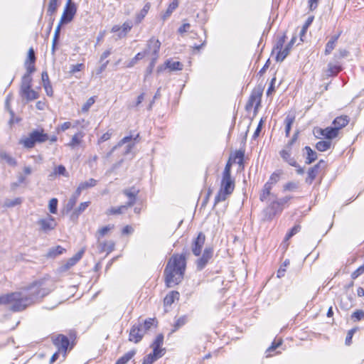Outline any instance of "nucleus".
Here are the masks:
<instances>
[{
    "mask_svg": "<svg viewBox=\"0 0 364 364\" xmlns=\"http://www.w3.org/2000/svg\"><path fill=\"white\" fill-rule=\"evenodd\" d=\"M186 268V250L181 254H174L168 262L164 274L165 282L168 287L179 284L183 278Z\"/></svg>",
    "mask_w": 364,
    "mask_h": 364,
    "instance_id": "nucleus-1",
    "label": "nucleus"
},
{
    "mask_svg": "<svg viewBox=\"0 0 364 364\" xmlns=\"http://www.w3.org/2000/svg\"><path fill=\"white\" fill-rule=\"evenodd\" d=\"M52 282L46 278L33 282L26 288V294L24 295L29 301L33 304L47 296L52 290Z\"/></svg>",
    "mask_w": 364,
    "mask_h": 364,
    "instance_id": "nucleus-2",
    "label": "nucleus"
},
{
    "mask_svg": "<svg viewBox=\"0 0 364 364\" xmlns=\"http://www.w3.org/2000/svg\"><path fill=\"white\" fill-rule=\"evenodd\" d=\"M234 188L235 182L231 176H223L220 183V188L215 197L214 205H215L220 202L225 201L227 198L233 192Z\"/></svg>",
    "mask_w": 364,
    "mask_h": 364,
    "instance_id": "nucleus-3",
    "label": "nucleus"
},
{
    "mask_svg": "<svg viewBox=\"0 0 364 364\" xmlns=\"http://www.w3.org/2000/svg\"><path fill=\"white\" fill-rule=\"evenodd\" d=\"M48 139L49 136L43 132V129H36L31 132L28 137L21 139L20 144L26 149H31L34 147L36 143H43Z\"/></svg>",
    "mask_w": 364,
    "mask_h": 364,
    "instance_id": "nucleus-4",
    "label": "nucleus"
},
{
    "mask_svg": "<svg viewBox=\"0 0 364 364\" xmlns=\"http://www.w3.org/2000/svg\"><path fill=\"white\" fill-rule=\"evenodd\" d=\"M16 296L13 298L11 301L9 309L14 312L21 311L24 310L31 303L29 299H27L22 292H14Z\"/></svg>",
    "mask_w": 364,
    "mask_h": 364,
    "instance_id": "nucleus-5",
    "label": "nucleus"
},
{
    "mask_svg": "<svg viewBox=\"0 0 364 364\" xmlns=\"http://www.w3.org/2000/svg\"><path fill=\"white\" fill-rule=\"evenodd\" d=\"M263 93V88L260 86L255 87L252 91V93L249 97V100L245 105V109L247 111H250L254 104H255V111L256 112L258 109V107L260 106L261 104V98Z\"/></svg>",
    "mask_w": 364,
    "mask_h": 364,
    "instance_id": "nucleus-6",
    "label": "nucleus"
},
{
    "mask_svg": "<svg viewBox=\"0 0 364 364\" xmlns=\"http://www.w3.org/2000/svg\"><path fill=\"white\" fill-rule=\"evenodd\" d=\"M144 334L145 330L143 328L142 323L138 322L132 326L129 331V340L137 343L141 341Z\"/></svg>",
    "mask_w": 364,
    "mask_h": 364,
    "instance_id": "nucleus-7",
    "label": "nucleus"
},
{
    "mask_svg": "<svg viewBox=\"0 0 364 364\" xmlns=\"http://www.w3.org/2000/svg\"><path fill=\"white\" fill-rule=\"evenodd\" d=\"M161 47V42L156 39L154 37H151L146 43V48L143 51V53H146V55L148 54H151L153 57H154V60H157L159 58V52Z\"/></svg>",
    "mask_w": 364,
    "mask_h": 364,
    "instance_id": "nucleus-8",
    "label": "nucleus"
},
{
    "mask_svg": "<svg viewBox=\"0 0 364 364\" xmlns=\"http://www.w3.org/2000/svg\"><path fill=\"white\" fill-rule=\"evenodd\" d=\"M213 255V250L211 247H205L203 252V254L200 258H198L196 262V269L198 271L203 270L209 260L212 258Z\"/></svg>",
    "mask_w": 364,
    "mask_h": 364,
    "instance_id": "nucleus-9",
    "label": "nucleus"
},
{
    "mask_svg": "<svg viewBox=\"0 0 364 364\" xmlns=\"http://www.w3.org/2000/svg\"><path fill=\"white\" fill-rule=\"evenodd\" d=\"M53 344L58 348V351L63 353L65 357L70 345V341L68 338L63 334H59L53 341Z\"/></svg>",
    "mask_w": 364,
    "mask_h": 364,
    "instance_id": "nucleus-10",
    "label": "nucleus"
},
{
    "mask_svg": "<svg viewBox=\"0 0 364 364\" xmlns=\"http://www.w3.org/2000/svg\"><path fill=\"white\" fill-rule=\"evenodd\" d=\"M205 240V235L202 232H200L198 236L193 240L191 251L195 256L198 257L200 255Z\"/></svg>",
    "mask_w": 364,
    "mask_h": 364,
    "instance_id": "nucleus-11",
    "label": "nucleus"
},
{
    "mask_svg": "<svg viewBox=\"0 0 364 364\" xmlns=\"http://www.w3.org/2000/svg\"><path fill=\"white\" fill-rule=\"evenodd\" d=\"M77 12L76 4H66L63 15L60 18V23H68L74 18Z\"/></svg>",
    "mask_w": 364,
    "mask_h": 364,
    "instance_id": "nucleus-12",
    "label": "nucleus"
},
{
    "mask_svg": "<svg viewBox=\"0 0 364 364\" xmlns=\"http://www.w3.org/2000/svg\"><path fill=\"white\" fill-rule=\"evenodd\" d=\"M139 193V190L135 186H132L122 191V193L128 198V201L125 203L128 208L132 207L136 203Z\"/></svg>",
    "mask_w": 364,
    "mask_h": 364,
    "instance_id": "nucleus-13",
    "label": "nucleus"
},
{
    "mask_svg": "<svg viewBox=\"0 0 364 364\" xmlns=\"http://www.w3.org/2000/svg\"><path fill=\"white\" fill-rule=\"evenodd\" d=\"M273 199V201L264 210V218L268 220H272L277 213H280L283 210V208L279 205V203L276 201V198Z\"/></svg>",
    "mask_w": 364,
    "mask_h": 364,
    "instance_id": "nucleus-14",
    "label": "nucleus"
},
{
    "mask_svg": "<svg viewBox=\"0 0 364 364\" xmlns=\"http://www.w3.org/2000/svg\"><path fill=\"white\" fill-rule=\"evenodd\" d=\"M292 148H287L284 146V148L279 151V156L282 160L287 163L289 166L297 167V162L294 157L291 156Z\"/></svg>",
    "mask_w": 364,
    "mask_h": 364,
    "instance_id": "nucleus-15",
    "label": "nucleus"
},
{
    "mask_svg": "<svg viewBox=\"0 0 364 364\" xmlns=\"http://www.w3.org/2000/svg\"><path fill=\"white\" fill-rule=\"evenodd\" d=\"M132 139H133V138L132 136H124L123 139H122L118 142V144L116 146H114L112 148V149L110 151V153L109 154V155H110L117 147L122 146V145H124L125 144H127L125 146V150L124 151V154L127 155V154H129L135 145V142H131L132 141ZM135 139H136V138L134 139V140H135Z\"/></svg>",
    "mask_w": 364,
    "mask_h": 364,
    "instance_id": "nucleus-16",
    "label": "nucleus"
},
{
    "mask_svg": "<svg viewBox=\"0 0 364 364\" xmlns=\"http://www.w3.org/2000/svg\"><path fill=\"white\" fill-rule=\"evenodd\" d=\"M38 225H40L41 230L45 232H47L51 230H53L56 226V223L54 218L49 215L46 218L40 219L38 221Z\"/></svg>",
    "mask_w": 364,
    "mask_h": 364,
    "instance_id": "nucleus-17",
    "label": "nucleus"
},
{
    "mask_svg": "<svg viewBox=\"0 0 364 364\" xmlns=\"http://www.w3.org/2000/svg\"><path fill=\"white\" fill-rule=\"evenodd\" d=\"M84 252L85 250L83 249L77 252L73 257L60 266V272H65L73 267L82 258Z\"/></svg>",
    "mask_w": 364,
    "mask_h": 364,
    "instance_id": "nucleus-18",
    "label": "nucleus"
},
{
    "mask_svg": "<svg viewBox=\"0 0 364 364\" xmlns=\"http://www.w3.org/2000/svg\"><path fill=\"white\" fill-rule=\"evenodd\" d=\"M296 36H293L291 39V41L288 43V44L286 46L284 49H283L282 51H279L277 53V55L276 56V60L277 62H282L287 56L289 55L293 45L296 42Z\"/></svg>",
    "mask_w": 364,
    "mask_h": 364,
    "instance_id": "nucleus-19",
    "label": "nucleus"
},
{
    "mask_svg": "<svg viewBox=\"0 0 364 364\" xmlns=\"http://www.w3.org/2000/svg\"><path fill=\"white\" fill-rule=\"evenodd\" d=\"M318 132L328 140L336 138L338 134V129H335L334 127H328L325 129H319Z\"/></svg>",
    "mask_w": 364,
    "mask_h": 364,
    "instance_id": "nucleus-20",
    "label": "nucleus"
},
{
    "mask_svg": "<svg viewBox=\"0 0 364 364\" xmlns=\"http://www.w3.org/2000/svg\"><path fill=\"white\" fill-rule=\"evenodd\" d=\"M350 118L347 115H342L337 117L333 121V125L335 129H338V132L342 128L345 127L349 122Z\"/></svg>",
    "mask_w": 364,
    "mask_h": 364,
    "instance_id": "nucleus-21",
    "label": "nucleus"
},
{
    "mask_svg": "<svg viewBox=\"0 0 364 364\" xmlns=\"http://www.w3.org/2000/svg\"><path fill=\"white\" fill-rule=\"evenodd\" d=\"M341 32H339L337 35L331 36V39L328 41L326 45L324 53L326 55H329L336 46V43L340 37Z\"/></svg>",
    "mask_w": 364,
    "mask_h": 364,
    "instance_id": "nucleus-22",
    "label": "nucleus"
},
{
    "mask_svg": "<svg viewBox=\"0 0 364 364\" xmlns=\"http://www.w3.org/2000/svg\"><path fill=\"white\" fill-rule=\"evenodd\" d=\"M306 151V157L305 163L306 164H311L317 159V153L314 151L310 146H306L304 149Z\"/></svg>",
    "mask_w": 364,
    "mask_h": 364,
    "instance_id": "nucleus-23",
    "label": "nucleus"
},
{
    "mask_svg": "<svg viewBox=\"0 0 364 364\" xmlns=\"http://www.w3.org/2000/svg\"><path fill=\"white\" fill-rule=\"evenodd\" d=\"M19 92L21 97L26 99L27 101L34 100L39 97L38 93L32 88Z\"/></svg>",
    "mask_w": 364,
    "mask_h": 364,
    "instance_id": "nucleus-24",
    "label": "nucleus"
},
{
    "mask_svg": "<svg viewBox=\"0 0 364 364\" xmlns=\"http://www.w3.org/2000/svg\"><path fill=\"white\" fill-rule=\"evenodd\" d=\"M65 249L60 245L50 248L46 254L48 258H55L58 255H63L65 252Z\"/></svg>",
    "mask_w": 364,
    "mask_h": 364,
    "instance_id": "nucleus-25",
    "label": "nucleus"
},
{
    "mask_svg": "<svg viewBox=\"0 0 364 364\" xmlns=\"http://www.w3.org/2000/svg\"><path fill=\"white\" fill-rule=\"evenodd\" d=\"M179 299V293L176 291H172L169 294H168L164 299V304L165 306H171L175 300Z\"/></svg>",
    "mask_w": 364,
    "mask_h": 364,
    "instance_id": "nucleus-26",
    "label": "nucleus"
},
{
    "mask_svg": "<svg viewBox=\"0 0 364 364\" xmlns=\"http://www.w3.org/2000/svg\"><path fill=\"white\" fill-rule=\"evenodd\" d=\"M272 187H271L269 183H265L263 186L262 192L259 196V200L261 201H265L268 196H271L272 198H275V196L271 193V190Z\"/></svg>",
    "mask_w": 364,
    "mask_h": 364,
    "instance_id": "nucleus-27",
    "label": "nucleus"
},
{
    "mask_svg": "<svg viewBox=\"0 0 364 364\" xmlns=\"http://www.w3.org/2000/svg\"><path fill=\"white\" fill-rule=\"evenodd\" d=\"M318 172V165H314L310 168L308 171V176L306 178V183L311 184L314 180L316 178Z\"/></svg>",
    "mask_w": 364,
    "mask_h": 364,
    "instance_id": "nucleus-28",
    "label": "nucleus"
},
{
    "mask_svg": "<svg viewBox=\"0 0 364 364\" xmlns=\"http://www.w3.org/2000/svg\"><path fill=\"white\" fill-rule=\"evenodd\" d=\"M90 203L89 201L81 203L80 205L73 212L71 218L73 220L77 219L78 216L89 206Z\"/></svg>",
    "mask_w": 364,
    "mask_h": 364,
    "instance_id": "nucleus-29",
    "label": "nucleus"
},
{
    "mask_svg": "<svg viewBox=\"0 0 364 364\" xmlns=\"http://www.w3.org/2000/svg\"><path fill=\"white\" fill-rule=\"evenodd\" d=\"M342 70L341 66L328 63L326 75L328 77L336 76Z\"/></svg>",
    "mask_w": 364,
    "mask_h": 364,
    "instance_id": "nucleus-30",
    "label": "nucleus"
},
{
    "mask_svg": "<svg viewBox=\"0 0 364 364\" xmlns=\"http://www.w3.org/2000/svg\"><path fill=\"white\" fill-rule=\"evenodd\" d=\"M32 87V77L23 75L21 79L20 92L29 90Z\"/></svg>",
    "mask_w": 364,
    "mask_h": 364,
    "instance_id": "nucleus-31",
    "label": "nucleus"
},
{
    "mask_svg": "<svg viewBox=\"0 0 364 364\" xmlns=\"http://www.w3.org/2000/svg\"><path fill=\"white\" fill-rule=\"evenodd\" d=\"M99 248L100 252H107L108 254L114 250V242L112 241L100 242Z\"/></svg>",
    "mask_w": 364,
    "mask_h": 364,
    "instance_id": "nucleus-32",
    "label": "nucleus"
},
{
    "mask_svg": "<svg viewBox=\"0 0 364 364\" xmlns=\"http://www.w3.org/2000/svg\"><path fill=\"white\" fill-rule=\"evenodd\" d=\"M133 26V24L130 21L124 22L121 26V31L118 33L119 38H124L127 36V33L129 32Z\"/></svg>",
    "mask_w": 364,
    "mask_h": 364,
    "instance_id": "nucleus-33",
    "label": "nucleus"
},
{
    "mask_svg": "<svg viewBox=\"0 0 364 364\" xmlns=\"http://www.w3.org/2000/svg\"><path fill=\"white\" fill-rule=\"evenodd\" d=\"M178 6V0H173L168 6V9H166V12L163 14L162 18L164 21H165L166 18H168L173 11Z\"/></svg>",
    "mask_w": 364,
    "mask_h": 364,
    "instance_id": "nucleus-34",
    "label": "nucleus"
},
{
    "mask_svg": "<svg viewBox=\"0 0 364 364\" xmlns=\"http://www.w3.org/2000/svg\"><path fill=\"white\" fill-rule=\"evenodd\" d=\"M136 354L135 350H132L127 353H125L123 356L120 357L116 362L115 364H127V362L131 360L134 355Z\"/></svg>",
    "mask_w": 364,
    "mask_h": 364,
    "instance_id": "nucleus-35",
    "label": "nucleus"
},
{
    "mask_svg": "<svg viewBox=\"0 0 364 364\" xmlns=\"http://www.w3.org/2000/svg\"><path fill=\"white\" fill-rule=\"evenodd\" d=\"M84 136V134L82 132H79L75 134L73 137L71 141L68 144V146L74 148L76 146L79 145L81 143V139Z\"/></svg>",
    "mask_w": 364,
    "mask_h": 364,
    "instance_id": "nucleus-36",
    "label": "nucleus"
},
{
    "mask_svg": "<svg viewBox=\"0 0 364 364\" xmlns=\"http://www.w3.org/2000/svg\"><path fill=\"white\" fill-rule=\"evenodd\" d=\"M150 9L149 3L146 4L143 9L140 11V12L136 15L135 22L136 23H139L144 19V18L147 14L149 10Z\"/></svg>",
    "mask_w": 364,
    "mask_h": 364,
    "instance_id": "nucleus-37",
    "label": "nucleus"
},
{
    "mask_svg": "<svg viewBox=\"0 0 364 364\" xmlns=\"http://www.w3.org/2000/svg\"><path fill=\"white\" fill-rule=\"evenodd\" d=\"M166 67L171 70H181L183 69V65L179 61H171L168 60L165 63Z\"/></svg>",
    "mask_w": 364,
    "mask_h": 364,
    "instance_id": "nucleus-38",
    "label": "nucleus"
},
{
    "mask_svg": "<svg viewBox=\"0 0 364 364\" xmlns=\"http://www.w3.org/2000/svg\"><path fill=\"white\" fill-rule=\"evenodd\" d=\"M57 175H58V176H68V172L66 171L65 167L63 165H59V166H56L54 168L53 172L51 173L49 175V177L50 178H52L53 177H54V176H55Z\"/></svg>",
    "mask_w": 364,
    "mask_h": 364,
    "instance_id": "nucleus-39",
    "label": "nucleus"
},
{
    "mask_svg": "<svg viewBox=\"0 0 364 364\" xmlns=\"http://www.w3.org/2000/svg\"><path fill=\"white\" fill-rule=\"evenodd\" d=\"M313 21H314V16H309V17H308V18L306 19V22L303 25L302 28H301V30L300 31V33H299L301 41H302V42L304 41L303 37L305 36V34H306V33L307 31L308 28L312 23Z\"/></svg>",
    "mask_w": 364,
    "mask_h": 364,
    "instance_id": "nucleus-40",
    "label": "nucleus"
},
{
    "mask_svg": "<svg viewBox=\"0 0 364 364\" xmlns=\"http://www.w3.org/2000/svg\"><path fill=\"white\" fill-rule=\"evenodd\" d=\"M331 141H319L316 144V148L319 151H326L331 148Z\"/></svg>",
    "mask_w": 364,
    "mask_h": 364,
    "instance_id": "nucleus-41",
    "label": "nucleus"
},
{
    "mask_svg": "<svg viewBox=\"0 0 364 364\" xmlns=\"http://www.w3.org/2000/svg\"><path fill=\"white\" fill-rule=\"evenodd\" d=\"M282 171L281 170L277 171L274 172L269 177L268 181L266 183H269V185L272 187L273 185L276 184L280 178V176L282 175Z\"/></svg>",
    "mask_w": 364,
    "mask_h": 364,
    "instance_id": "nucleus-42",
    "label": "nucleus"
},
{
    "mask_svg": "<svg viewBox=\"0 0 364 364\" xmlns=\"http://www.w3.org/2000/svg\"><path fill=\"white\" fill-rule=\"evenodd\" d=\"M286 35L283 34L277 39V41L273 48L272 53H274L275 50H277L278 52L282 50L283 46L286 41Z\"/></svg>",
    "mask_w": 364,
    "mask_h": 364,
    "instance_id": "nucleus-43",
    "label": "nucleus"
},
{
    "mask_svg": "<svg viewBox=\"0 0 364 364\" xmlns=\"http://www.w3.org/2000/svg\"><path fill=\"white\" fill-rule=\"evenodd\" d=\"M127 209H128V208L125 205H120L117 208L112 207V208H109V210H107V215L122 214V213H124V211L125 210H127Z\"/></svg>",
    "mask_w": 364,
    "mask_h": 364,
    "instance_id": "nucleus-44",
    "label": "nucleus"
},
{
    "mask_svg": "<svg viewBox=\"0 0 364 364\" xmlns=\"http://www.w3.org/2000/svg\"><path fill=\"white\" fill-rule=\"evenodd\" d=\"M58 0H50L47 9V14L48 15L52 16L56 12L58 6Z\"/></svg>",
    "mask_w": 364,
    "mask_h": 364,
    "instance_id": "nucleus-45",
    "label": "nucleus"
},
{
    "mask_svg": "<svg viewBox=\"0 0 364 364\" xmlns=\"http://www.w3.org/2000/svg\"><path fill=\"white\" fill-rule=\"evenodd\" d=\"M153 348V352L151 354L156 358L157 360L161 358L166 353V349L162 348L161 347L156 346H151Z\"/></svg>",
    "mask_w": 364,
    "mask_h": 364,
    "instance_id": "nucleus-46",
    "label": "nucleus"
},
{
    "mask_svg": "<svg viewBox=\"0 0 364 364\" xmlns=\"http://www.w3.org/2000/svg\"><path fill=\"white\" fill-rule=\"evenodd\" d=\"M97 181L94 178H90L88 181L80 183L79 185L81 186V188L83 190L87 189L89 188L94 187L97 185Z\"/></svg>",
    "mask_w": 364,
    "mask_h": 364,
    "instance_id": "nucleus-47",
    "label": "nucleus"
},
{
    "mask_svg": "<svg viewBox=\"0 0 364 364\" xmlns=\"http://www.w3.org/2000/svg\"><path fill=\"white\" fill-rule=\"evenodd\" d=\"M143 325V328L145 330V333L149 331L151 326H156L157 321H156L155 318H147L144 323H141Z\"/></svg>",
    "mask_w": 364,
    "mask_h": 364,
    "instance_id": "nucleus-48",
    "label": "nucleus"
},
{
    "mask_svg": "<svg viewBox=\"0 0 364 364\" xmlns=\"http://www.w3.org/2000/svg\"><path fill=\"white\" fill-rule=\"evenodd\" d=\"M15 296H16L13 293L0 296V305L10 304L11 299Z\"/></svg>",
    "mask_w": 364,
    "mask_h": 364,
    "instance_id": "nucleus-49",
    "label": "nucleus"
},
{
    "mask_svg": "<svg viewBox=\"0 0 364 364\" xmlns=\"http://www.w3.org/2000/svg\"><path fill=\"white\" fill-rule=\"evenodd\" d=\"M186 322V316H181L179 318L176 320L173 325V328L172 329V332H175L177 331L179 328L183 326Z\"/></svg>",
    "mask_w": 364,
    "mask_h": 364,
    "instance_id": "nucleus-50",
    "label": "nucleus"
},
{
    "mask_svg": "<svg viewBox=\"0 0 364 364\" xmlns=\"http://www.w3.org/2000/svg\"><path fill=\"white\" fill-rule=\"evenodd\" d=\"M36 58L34 50L33 49V48H31L28 50V56H27V59L26 60L25 64L27 65L28 63L31 64H34L36 62Z\"/></svg>",
    "mask_w": 364,
    "mask_h": 364,
    "instance_id": "nucleus-51",
    "label": "nucleus"
},
{
    "mask_svg": "<svg viewBox=\"0 0 364 364\" xmlns=\"http://www.w3.org/2000/svg\"><path fill=\"white\" fill-rule=\"evenodd\" d=\"M351 318L355 321H359L362 319H364V311L363 310H356L351 315Z\"/></svg>",
    "mask_w": 364,
    "mask_h": 364,
    "instance_id": "nucleus-52",
    "label": "nucleus"
},
{
    "mask_svg": "<svg viewBox=\"0 0 364 364\" xmlns=\"http://www.w3.org/2000/svg\"><path fill=\"white\" fill-rule=\"evenodd\" d=\"M77 199H75V197H70V199L68 200V203H66L65 206V210L67 213L71 211L74 206L76 204V202H77Z\"/></svg>",
    "mask_w": 364,
    "mask_h": 364,
    "instance_id": "nucleus-53",
    "label": "nucleus"
},
{
    "mask_svg": "<svg viewBox=\"0 0 364 364\" xmlns=\"http://www.w3.org/2000/svg\"><path fill=\"white\" fill-rule=\"evenodd\" d=\"M58 202V199L55 198H52L49 201V210L53 214H55L57 213Z\"/></svg>",
    "mask_w": 364,
    "mask_h": 364,
    "instance_id": "nucleus-54",
    "label": "nucleus"
},
{
    "mask_svg": "<svg viewBox=\"0 0 364 364\" xmlns=\"http://www.w3.org/2000/svg\"><path fill=\"white\" fill-rule=\"evenodd\" d=\"M114 228V225H107L100 228L97 235V240H99L100 237L105 236L111 229Z\"/></svg>",
    "mask_w": 364,
    "mask_h": 364,
    "instance_id": "nucleus-55",
    "label": "nucleus"
},
{
    "mask_svg": "<svg viewBox=\"0 0 364 364\" xmlns=\"http://www.w3.org/2000/svg\"><path fill=\"white\" fill-rule=\"evenodd\" d=\"M301 230V226L299 225H294L286 235L285 240H289L297 232H299Z\"/></svg>",
    "mask_w": 364,
    "mask_h": 364,
    "instance_id": "nucleus-56",
    "label": "nucleus"
},
{
    "mask_svg": "<svg viewBox=\"0 0 364 364\" xmlns=\"http://www.w3.org/2000/svg\"><path fill=\"white\" fill-rule=\"evenodd\" d=\"M289 263H290V262H289V259H286V260L284 262L283 264L280 267V268H279V269H278V271H277V277L281 278V277H284V274H285V272H286V269H285V267H286L287 266H288V265L289 264Z\"/></svg>",
    "mask_w": 364,
    "mask_h": 364,
    "instance_id": "nucleus-57",
    "label": "nucleus"
},
{
    "mask_svg": "<svg viewBox=\"0 0 364 364\" xmlns=\"http://www.w3.org/2000/svg\"><path fill=\"white\" fill-rule=\"evenodd\" d=\"M1 157L6 161V162L11 166H16V161L14 158L11 157L6 153H1Z\"/></svg>",
    "mask_w": 364,
    "mask_h": 364,
    "instance_id": "nucleus-58",
    "label": "nucleus"
},
{
    "mask_svg": "<svg viewBox=\"0 0 364 364\" xmlns=\"http://www.w3.org/2000/svg\"><path fill=\"white\" fill-rule=\"evenodd\" d=\"M144 96H145V93L144 92H142L141 94H140L136 100L134 102H132V104L129 105V107L130 109H132V108H135V107H137L139 106V105L143 102V100H144Z\"/></svg>",
    "mask_w": 364,
    "mask_h": 364,
    "instance_id": "nucleus-59",
    "label": "nucleus"
},
{
    "mask_svg": "<svg viewBox=\"0 0 364 364\" xmlns=\"http://www.w3.org/2000/svg\"><path fill=\"white\" fill-rule=\"evenodd\" d=\"M164 335L162 333H159L156 336L151 346L161 347L164 343Z\"/></svg>",
    "mask_w": 364,
    "mask_h": 364,
    "instance_id": "nucleus-60",
    "label": "nucleus"
},
{
    "mask_svg": "<svg viewBox=\"0 0 364 364\" xmlns=\"http://www.w3.org/2000/svg\"><path fill=\"white\" fill-rule=\"evenodd\" d=\"M21 203V199L20 198H16L14 200H6L5 201V205L6 207H14Z\"/></svg>",
    "mask_w": 364,
    "mask_h": 364,
    "instance_id": "nucleus-61",
    "label": "nucleus"
},
{
    "mask_svg": "<svg viewBox=\"0 0 364 364\" xmlns=\"http://www.w3.org/2000/svg\"><path fill=\"white\" fill-rule=\"evenodd\" d=\"M95 100L94 97H90L86 102L83 105L82 107V112H87L90 107L95 103Z\"/></svg>",
    "mask_w": 364,
    "mask_h": 364,
    "instance_id": "nucleus-62",
    "label": "nucleus"
},
{
    "mask_svg": "<svg viewBox=\"0 0 364 364\" xmlns=\"http://www.w3.org/2000/svg\"><path fill=\"white\" fill-rule=\"evenodd\" d=\"M156 360L157 359L151 353H149L144 358L142 364H153Z\"/></svg>",
    "mask_w": 364,
    "mask_h": 364,
    "instance_id": "nucleus-63",
    "label": "nucleus"
},
{
    "mask_svg": "<svg viewBox=\"0 0 364 364\" xmlns=\"http://www.w3.org/2000/svg\"><path fill=\"white\" fill-rule=\"evenodd\" d=\"M364 272V264L359 267L356 270H355L351 274V277L353 279H355L358 278L360 275H361Z\"/></svg>",
    "mask_w": 364,
    "mask_h": 364,
    "instance_id": "nucleus-64",
    "label": "nucleus"
}]
</instances>
